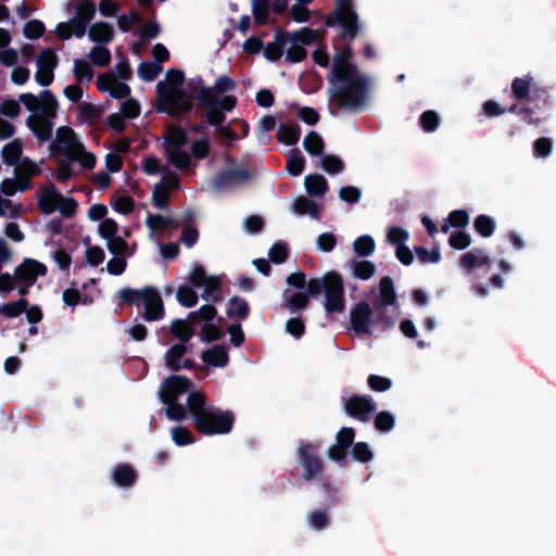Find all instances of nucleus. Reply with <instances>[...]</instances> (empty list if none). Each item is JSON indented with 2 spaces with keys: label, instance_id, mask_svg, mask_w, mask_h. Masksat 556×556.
Masks as SVG:
<instances>
[{
  "label": "nucleus",
  "instance_id": "72a5a7b5",
  "mask_svg": "<svg viewBox=\"0 0 556 556\" xmlns=\"http://www.w3.org/2000/svg\"><path fill=\"white\" fill-rule=\"evenodd\" d=\"M388 306L374 303V326H379L382 330L391 329L395 325V317L389 313Z\"/></svg>",
  "mask_w": 556,
  "mask_h": 556
},
{
  "label": "nucleus",
  "instance_id": "c85d7f7f",
  "mask_svg": "<svg viewBox=\"0 0 556 556\" xmlns=\"http://www.w3.org/2000/svg\"><path fill=\"white\" fill-rule=\"evenodd\" d=\"M320 211L319 204L304 195L298 197L293 202V212L298 215H308L313 219L319 220Z\"/></svg>",
  "mask_w": 556,
  "mask_h": 556
},
{
  "label": "nucleus",
  "instance_id": "5701e85b",
  "mask_svg": "<svg viewBox=\"0 0 556 556\" xmlns=\"http://www.w3.org/2000/svg\"><path fill=\"white\" fill-rule=\"evenodd\" d=\"M61 193L56 187L51 184L42 189V193L38 199V207L42 214H52L59 204Z\"/></svg>",
  "mask_w": 556,
  "mask_h": 556
},
{
  "label": "nucleus",
  "instance_id": "dca6fc26",
  "mask_svg": "<svg viewBox=\"0 0 556 556\" xmlns=\"http://www.w3.org/2000/svg\"><path fill=\"white\" fill-rule=\"evenodd\" d=\"M88 24L81 22L77 17H72L67 22H61L55 27V36L62 40H68L72 36L76 38H83L87 31Z\"/></svg>",
  "mask_w": 556,
  "mask_h": 556
},
{
  "label": "nucleus",
  "instance_id": "39448f33",
  "mask_svg": "<svg viewBox=\"0 0 556 556\" xmlns=\"http://www.w3.org/2000/svg\"><path fill=\"white\" fill-rule=\"evenodd\" d=\"M42 99L41 112L39 114L29 115L26 125L40 141H48L52 136V119L56 116L59 103L51 90H42L39 94Z\"/></svg>",
  "mask_w": 556,
  "mask_h": 556
},
{
  "label": "nucleus",
  "instance_id": "c756f323",
  "mask_svg": "<svg viewBox=\"0 0 556 556\" xmlns=\"http://www.w3.org/2000/svg\"><path fill=\"white\" fill-rule=\"evenodd\" d=\"M170 333L179 341L188 343L195 334V328L187 319H175L170 324Z\"/></svg>",
  "mask_w": 556,
  "mask_h": 556
},
{
  "label": "nucleus",
  "instance_id": "f704fd0d",
  "mask_svg": "<svg viewBox=\"0 0 556 556\" xmlns=\"http://www.w3.org/2000/svg\"><path fill=\"white\" fill-rule=\"evenodd\" d=\"M166 154L168 162L180 170L188 169L192 165L191 155L182 148L169 150L167 148Z\"/></svg>",
  "mask_w": 556,
  "mask_h": 556
},
{
  "label": "nucleus",
  "instance_id": "0e129e2a",
  "mask_svg": "<svg viewBox=\"0 0 556 556\" xmlns=\"http://www.w3.org/2000/svg\"><path fill=\"white\" fill-rule=\"evenodd\" d=\"M80 117L93 126L102 117V111L100 108L92 103H85L80 108Z\"/></svg>",
  "mask_w": 556,
  "mask_h": 556
},
{
  "label": "nucleus",
  "instance_id": "9d476101",
  "mask_svg": "<svg viewBox=\"0 0 556 556\" xmlns=\"http://www.w3.org/2000/svg\"><path fill=\"white\" fill-rule=\"evenodd\" d=\"M250 180L251 173L247 167L241 166L230 169H222L212 178L211 188L216 191H224Z\"/></svg>",
  "mask_w": 556,
  "mask_h": 556
},
{
  "label": "nucleus",
  "instance_id": "6e6552de",
  "mask_svg": "<svg viewBox=\"0 0 556 556\" xmlns=\"http://www.w3.org/2000/svg\"><path fill=\"white\" fill-rule=\"evenodd\" d=\"M188 86L192 98L195 99L200 105H216L224 113L231 112L237 105V98L235 96L228 94L218 98L211 87L204 85L201 77H198L195 81L191 80Z\"/></svg>",
  "mask_w": 556,
  "mask_h": 556
},
{
  "label": "nucleus",
  "instance_id": "4468645a",
  "mask_svg": "<svg viewBox=\"0 0 556 556\" xmlns=\"http://www.w3.org/2000/svg\"><path fill=\"white\" fill-rule=\"evenodd\" d=\"M375 409L376 405L368 395L353 394L344 403L346 415L363 422L370 419V415Z\"/></svg>",
  "mask_w": 556,
  "mask_h": 556
},
{
  "label": "nucleus",
  "instance_id": "f8f14e48",
  "mask_svg": "<svg viewBox=\"0 0 556 556\" xmlns=\"http://www.w3.org/2000/svg\"><path fill=\"white\" fill-rule=\"evenodd\" d=\"M59 64V59L55 51L51 48L42 50L37 56V72L35 80L38 85L47 87L53 83V71Z\"/></svg>",
  "mask_w": 556,
  "mask_h": 556
},
{
  "label": "nucleus",
  "instance_id": "052dcab7",
  "mask_svg": "<svg viewBox=\"0 0 556 556\" xmlns=\"http://www.w3.org/2000/svg\"><path fill=\"white\" fill-rule=\"evenodd\" d=\"M111 205L114 211L124 215L130 214L135 210V201L129 195L113 197Z\"/></svg>",
  "mask_w": 556,
  "mask_h": 556
},
{
  "label": "nucleus",
  "instance_id": "5fc2aeb1",
  "mask_svg": "<svg viewBox=\"0 0 556 556\" xmlns=\"http://www.w3.org/2000/svg\"><path fill=\"white\" fill-rule=\"evenodd\" d=\"M177 301L185 307H193L198 303V294L192 287L180 286L176 292Z\"/></svg>",
  "mask_w": 556,
  "mask_h": 556
},
{
  "label": "nucleus",
  "instance_id": "680f3d73",
  "mask_svg": "<svg viewBox=\"0 0 556 556\" xmlns=\"http://www.w3.org/2000/svg\"><path fill=\"white\" fill-rule=\"evenodd\" d=\"M352 458L359 463H368L372 459L374 453L366 442H356L352 446Z\"/></svg>",
  "mask_w": 556,
  "mask_h": 556
},
{
  "label": "nucleus",
  "instance_id": "c9c22d12",
  "mask_svg": "<svg viewBox=\"0 0 556 556\" xmlns=\"http://www.w3.org/2000/svg\"><path fill=\"white\" fill-rule=\"evenodd\" d=\"M216 314L217 309L214 305L204 304L198 311L190 312L186 319L195 327L200 321L205 324L212 321Z\"/></svg>",
  "mask_w": 556,
  "mask_h": 556
},
{
  "label": "nucleus",
  "instance_id": "aec40b11",
  "mask_svg": "<svg viewBox=\"0 0 556 556\" xmlns=\"http://www.w3.org/2000/svg\"><path fill=\"white\" fill-rule=\"evenodd\" d=\"M200 357L205 365L212 367L223 368L229 363L228 352L220 344H215L212 348L204 350Z\"/></svg>",
  "mask_w": 556,
  "mask_h": 556
},
{
  "label": "nucleus",
  "instance_id": "f257e3e1",
  "mask_svg": "<svg viewBox=\"0 0 556 556\" xmlns=\"http://www.w3.org/2000/svg\"><path fill=\"white\" fill-rule=\"evenodd\" d=\"M325 25L340 31L334 39V55L329 77L340 76L341 73L353 74L358 72L352 62L353 50L351 42L362 34L363 24L355 10L353 0H336L334 9L325 16Z\"/></svg>",
  "mask_w": 556,
  "mask_h": 556
},
{
  "label": "nucleus",
  "instance_id": "774afa93",
  "mask_svg": "<svg viewBox=\"0 0 556 556\" xmlns=\"http://www.w3.org/2000/svg\"><path fill=\"white\" fill-rule=\"evenodd\" d=\"M58 208L64 218H72L76 215L78 202L74 198H65L61 193Z\"/></svg>",
  "mask_w": 556,
  "mask_h": 556
},
{
  "label": "nucleus",
  "instance_id": "20e7f679",
  "mask_svg": "<svg viewBox=\"0 0 556 556\" xmlns=\"http://www.w3.org/2000/svg\"><path fill=\"white\" fill-rule=\"evenodd\" d=\"M328 80L331 84L330 97L339 109L359 111L366 106L370 81L359 71L341 73L340 76L328 77Z\"/></svg>",
  "mask_w": 556,
  "mask_h": 556
},
{
  "label": "nucleus",
  "instance_id": "f03ea898",
  "mask_svg": "<svg viewBox=\"0 0 556 556\" xmlns=\"http://www.w3.org/2000/svg\"><path fill=\"white\" fill-rule=\"evenodd\" d=\"M321 293L325 295L324 307L328 314L344 312V282L342 276L336 270L327 271L320 278H311L306 292L292 293L286 300L283 307L291 313L304 309L309 303V296L317 299Z\"/></svg>",
  "mask_w": 556,
  "mask_h": 556
},
{
  "label": "nucleus",
  "instance_id": "603ef678",
  "mask_svg": "<svg viewBox=\"0 0 556 556\" xmlns=\"http://www.w3.org/2000/svg\"><path fill=\"white\" fill-rule=\"evenodd\" d=\"M27 306H29L27 299H20L15 302L4 303L2 305L1 314L8 318H15L27 311Z\"/></svg>",
  "mask_w": 556,
  "mask_h": 556
},
{
  "label": "nucleus",
  "instance_id": "8fccbe9b",
  "mask_svg": "<svg viewBox=\"0 0 556 556\" xmlns=\"http://www.w3.org/2000/svg\"><path fill=\"white\" fill-rule=\"evenodd\" d=\"M270 11L269 0H253L252 13L254 15L255 23L264 25L267 23Z\"/></svg>",
  "mask_w": 556,
  "mask_h": 556
},
{
  "label": "nucleus",
  "instance_id": "ea45409f",
  "mask_svg": "<svg viewBox=\"0 0 556 556\" xmlns=\"http://www.w3.org/2000/svg\"><path fill=\"white\" fill-rule=\"evenodd\" d=\"M475 230L483 238H490L496 228L495 220L485 214L478 215L473 220Z\"/></svg>",
  "mask_w": 556,
  "mask_h": 556
},
{
  "label": "nucleus",
  "instance_id": "7c9ffc66",
  "mask_svg": "<svg viewBox=\"0 0 556 556\" xmlns=\"http://www.w3.org/2000/svg\"><path fill=\"white\" fill-rule=\"evenodd\" d=\"M304 187L308 195L321 197L328 191V181L320 174H309L304 179Z\"/></svg>",
  "mask_w": 556,
  "mask_h": 556
},
{
  "label": "nucleus",
  "instance_id": "69168bd1",
  "mask_svg": "<svg viewBox=\"0 0 556 556\" xmlns=\"http://www.w3.org/2000/svg\"><path fill=\"white\" fill-rule=\"evenodd\" d=\"M440 123L439 115L435 111L427 110L419 117V125L426 132L434 131Z\"/></svg>",
  "mask_w": 556,
  "mask_h": 556
},
{
  "label": "nucleus",
  "instance_id": "cd10ccee",
  "mask_svg": "<svg viewBox=\"0 0 556 556\" xmlns=\"http://www.w3.org/2000/svg\"><path fill=\"white\" fill-rule=\"evenodd\" d=\"M187 353V346L182 343L173 344L164 355L165 366L174 372L182 369L181 361Z\"/></svg>",
  "mask_w": 556,
  "mask_h": 556
},
{
  "label": "nucleus",
  "instance_id": "393cba45",
  "mask_svg": "<svg viewBox=\"0 0 556 556\" xmlns=\"http://www.w3.org/2000/svg\"><path fill=\"white\" fill-rule=\"evenodd\" d=\"M189 142L187 132L179 126L170 125L164 136V148L167 150L184 148Z\"/></svg>",
  "mask_w": 556,
  "mask_h": 556
},
{
  "label": "nucleus",
  "instance_id": "ddd939ff",
  "mask_svg": "<svg viewBox=\"0 0 556 556\" xmlns=\"http://www.w3.org/2000/svg\"><path fill=\"white\" fill-rule=\"evenodd\" d=\"M47 274V266L30 257H25L14 269L16 283H23L26 286H34L38 277H45Z\"/></svg>",
  "mask_w": 556,
  "mask_h": 556
},
{
  "label": "nucleus",
  "instance_id": "a878e982",
  "mask_svg": "<svg viewBox=\"0 0 556 556\" xmlns=\"http://www.w3.org/2000/svg\"><path fill=\"white\" fill-rule=\"evenodd\" d=\"M533 77H516L511 81V94L519 102L530 101V93L535 85L532 84Z\"/></svg>",
  "mask_w": 556,
  "mask_h": 556
},
{
  "label": "nucleus",
  "instance_id": "09e8293b",
  "mask_svg": "<svg viewBox=\"0 0 556 556\" xmlns=\"http://www.w3.org/2000/svg\"><path fill=\"white\" fill-rule=\"evenodd\" d=\"M73 74L76 83L81 84L84 80L90 81L92 79L93 70L87 61L76 59L74 61Z\"/></svg>",
  "mask_w": 556,
  "mask_h": 556
},
{
  "label": "nucleus",
  "instance_id": "bf43d9fd",
  "mask_svg": "<svg viewBox=\"0 0 556 556\" xmlns=\"http://www.w3.org/2000/svg\"><path fill=\"white\" fill-rule=\"evenodd\" d=\"M152 202L160 210L168 208L169 191L162 182H159L154 186L152 192Z\"/></svg>",
  "mask_w": 556,
  "mask_h": 556
},
{
  "label": "nucleus",
  "instance_id": "2f4dec72",
  "mask_svg": "<svg viewBox=\"0 0 556 556\" xmlns=\"http://www.w3.org/2000/svg\"><path fill=\"white\" fill-rule=\"evenodd\" d=\"M146 225L152 232H155L163 229L178 228L181 225V222L172 217L149 213L146 219Z\"/></svg>",
  "mask_w": 556,
  "mask_h": 556
},
{
  "label": "nucleus",
  "instance_id": "6e6d98bb",
  "mask_svg": "<svg viewBox=\"0 0 556 556\" xmlns=\"http://www.w3.org/2000/svg\"><path fill=\"white\" fill-rule=\"evenodd\" d=\"M320 167L328 174H339L344 169V162L337 155H323Z\"/></svg>",
  "mask_w": 556,
  "mask_h": 556
},
{
  "label": "nucleus",
  "instance_id": "bb28decb",
  "mask_svg": "<svg viewBox=\"0 0 556 556\" xmlns=\"http://www.w3.org/2000/svg\"><path fill=\"white\" fill-rule=\"evenodd\" d=\"M301 127L296 122L280 124L277 131V139L286 146H294L300 140Z\"/></svg>",
  "mask_w": 556,
  "mask_h": 556
},
{
  "label": "nucleus",
  "instance_id": "a211bd4d",
  "mask_svg": "<svg viewBox=\"0 0 556 556\" xmlns=\"http://www.w3.org/2000/svg\"><path fill=\"white\" fill-rule=\"evenodd\" d=\"M14 172L17 177L18 189L22 192L30 188V178L41 173L37 164L27 157L23 159L20 165H16Z\"/></svg>",
  "mask_w": 556,
  "mask_h": 556
},
{
  "label": "nucleus",
  "instance_id": "9b49d317",
  "mask_svg": "<svg viewBox=\"0 0 556 556\" xmlns=\"http://www.w3.org/2000/svg\"><path fill=\"white\" fill-rule=\"evenodd\" d=\"M350 324L352 330L357 334H371L374 326V311L368 302L359 301L350 311Z\"/></svg>",
  "mask_w": 556,
  "mask_h": 556
},
{
  "label": "nucleus",
  "instance_id": "4d7b16f0",
  "mask_svg": "<svg viewBox=\"0 0 556 556\" xmlns=\"http://www.w3.org/2000/svg\"><path fill=\"white\" fill-rule=\"evenodd\" d=\"M269 261L274 264H282L289 257L288 244L282 241L275 242L268 251Z\"/></svg>",
  "mask_w": 556,
  "mask_h": 556
},
{
  "label": "nucleus",
  "instance_id": "a19ab883",
  "mask_svg": "<svg viewBox=\"0 0 556 556\" xmlns=\"http://www.w3.org/2000/svg\"><path fill=\"white\" fill-rule=\"evenodd\" d=\"M230 307L227 308L228 317H237L240 320H244L248 318L250 314V307L248 302L244 299L239 296H232L229 300Z\"/></svg>",
  "mask_w": 556,
  "mask_h": 556
},
{
  "label": "nucleus",
  "instance_id": "0eeeda50",
  "mask_svg": "<svg viewBox=\"0 0 556 556\" xmlns=\"http://www.w3.org/2000/svg\"><path fill=\"white\" fill-rule=\"evenodd\" d=\"M296 462L302 467V479L312 481L317 479L325 469L318 447L309 441H301L296 448Z\"/></svg>",
  "mask_w": 556,
  "mask_h": 556
},
{
  "label": "nucleus",
  "instance_id": "412c9836",
  "mask_svg": "<svg viewBox=\"0 0 556 556\" xmlns=\"http://www.w3.org/2000/svg\"><path fill=\"white\" fill-rule=\"evenodd\" d=\"M137 479V471L128 463L118 464L112 473L113 482L121 488L132 486L136 483Z\"/></svg>",
  "mask_w": 556,
  "mask_h": 556
},
{
  "label": "nucleus",
  "instance_id": "3c124183",
  "mask_svg": "<svg viewBox=\"0 0 556 556\" xmlns=\"http://www.w3.org/2000/svg\"><path fill=\"white\" fill-rule=\"evenodd\" d=\"M163 67L161 64L156 62L146 61L140 63L138 66V75L143 81H153L159 74L162 72Z\"/></svg>",
  "mask_w": 556,
  "mask_h": 556
},
{
  "label": "nucleus",
  "instance_id": "338daca9",
  "mask_svg": "<svg viewBox=\"0 0 556 556\" xmlns=\"http://www.w3.org/2000/svg\"><path fill=\"white\" fill-rule=\"evenodd\" d=\"M395 424L394 417L390 412L382 410L375 417L374 425L378 431L389 432L393 429Z\"/></svg>",
  "mask_w": 556,
  "mask_h": 556
},
{
  "label": "nucleus",
  "instance_id": "f3484780",
  "mask_svg": "<svg viewBox=\"0 0 556 556\" xmlns=\"http://www.w3.org/2000/svg\"><path fill=\"white\" fill-rule=\"evenodd\" d=\"M143 319L146 321L161 320L165 315L164 304L160 292L154 288L149 298L143 302Z\"/></svg>",
  "mask_w": 556,
  "mask_h": 556
},
{
  "label": "nucleus",
  "instance_id": "13d9d810",
  "mask_svg": "<svg viewBox=\"0 0 556 556\" xmlns=\"http://www.w3.org/2000/svg\"><path fill=\"white\" fill-rule=\"evenodd\" d=\"M164 404L167 405L165 415L169 420L182 421L186 419L188 407L180 404L178 400L169 401Z\"/></svg>",
  "mask_w": 556,
  "mask_h": 556
},
{
  "label": "nucleus",
  "instance_id": "a18cd8bd",
  "mask_svg": "<svg viewBox=\"0 0 556 556\" xmlns=\"http://www.w3.org/2000/svg\"><path fill=\"white\" fill-rule=\"evenodd\" d=\"M375 240L369 235H363L355 239L353 249L356 255L366 257L372 254L375 251Z\"/></svg>",
  "mask_w": 556,
  "mask_h": 556
},
{
  "label": "nucleus",
  "instance_id": "49530a36",
  "mask_svg": "<svg viewBox=\"0 0 556 556\" xmlns=\"http://www.w3.org/2000/svg\"><path fill=\"white\" fill-rule=\"evenodd\" d=\"M317 30L311 27H302L290 34V41L301 46H311L317 40Z\"/></svg>",
  "mask_w": 556,
  "mask_h": 556
},
{
  "label": "nucleus",
  "instance_id": "b1692460",
  "mask_svg": "<svg viewBox=\"0 0 556 556\" xmlns=\"http://www.w3.org/2000/svg\"><path fill=\"white\" fill-rule=\"evenodd\" d=\"M154 287H144L143 289L123 288L118 292L121 303L139 306L146 302Z\"/></svg>",
  "mask_w": 556,
  "mask_h": 556
},
{
  "label": "nucleus",
  "instance_id": "473e14b6",
  "mask_svg": "<svg viewBox=\"0 0 556 556\" xmlns=\"http://www.w3.org/2000/svg\"><path fill=\"white\" fill-rule=\"evenodd\" d=\"M379 300L376 302L382 305H394L396 303V293L393 279L384 276L379 282Z\"/></svg>",
  "mask_w": 556,
  "mask_h": 556
},
{
  "label": "nucleus",
  "instance_id": "6ab92c4d",
  "mask_svg": "<svg viewBox=\"0 0 556 556\" xmlns=\"http://www.w3.org/2000/svg\"><path fill=\"white\" fill-rule=\"evenodd\" d=\"M290 38L291 36L289 31L282 29L277 30L275 34V40L263 47L264 56L271 62L280 60L283 54V48L290 41Z\"/></svg>",
  "mask_w": 556,
  "mask_h": 556
},
{
  "label": "nucleus",
  "instance_id": "de8ad7c7",
  "mask_svg": "<svg viewBox=\"0 0 556 556\" xmlns=\"http://www.w3.org/2000/svg\"><path fill=\"white\" fill-rule=\"evenodd\" d=\"M88 56L96 66L105 67L111 62V52L105 45L92 47Z\"/></svg>",
  "mask_w": 556,
  "mask_h": 556
},
{
  "label": "nucleus",
  "instance_id": "c03bdc74",
  "mask_svg": "<svg viewBox=\"0 0 556 556\" xmlns=\"http://www.w3.org/2000/svg\"><path fill=\"white\" fill-rule=\"evenodd\" d=\"M351 268L353 276L362 280L370 279L376 273V265L366 260L353 261Z\"/></svg>",
  "mask_w": 556,
  "mask_h": 556
},
{
  "label": "nucleus",
  "instance_id": "4c0bfd02",
  "mask_svg": "<svg viewBox=\"0 0 556 556\" xmlns=\"http://www.w3.org/2000/svg\"><path fill=\"white\" fill-rule=\"evenodd\" d=\"M202 287L204 288L201 294L202 299L211 300L215 303L222 300V280L217 276H210Z\"/></svg>",
  "mask_w": 556,
  "mask_h": 556
},
{
  "label": "nucleus",
  "instance_id": "79ce46f5",
  "mask_svg": "<svg viewBox=\"0 0 556 556\" xmlns=\"http://www.w3.org/2000/svg\"><path fill=\"white\" fill-rule=\"evenodd\" d=\"M305 167V159L299 149H292L289 152L287 160V172L291 176H299L303 173Z\"/></svg>",
  "mask_w": 556,
  "mask_h": 556
},
{
  "label": "nucleus",
  "instance_id": "58836bf2",
  "mask_svg": "<svg viewBox=\"0 0 556 556\" xmlns=\"http://www.w3.org/2000/svg\"><path fill=\"white\" fill-rule=\"evenodd\" d=\"M22 156V143L14 140L2 148L3 162L9 166H16Z\"/></svg>",
  "mask_w": 556,
  "mask_h": 556
},
{
  "label": "nucleus",
  "instance_id": "1a4fd4ad",
  "mask_svg": "<svg viewBox=\"0 0 556 556\" xmlns=\"http://www.w3.org/2000/svg\"><path fill=\"white\" fill-rule=\"evenodd\" d=\"M80 144L75 131L70 126H61L56 129L55 139L50 143L49 150L52 156H64L70 161L76 160V150Z\"/></svg>",
  "mask_w": 556,
  "mask_h": 556
},
{
  "label": "nucleus",
  "instance_id": "2eb2a0df",
  "mask_svg": "<svg viewBox=\"0 0 556 556\" xmlns=\"http://www.w3.org/2000/svg\"><path fill=\"white\" fill-rule=\"evenodd\" d=\"M192 387V381L179 375L167 377L162 383L160 400L162 403L178 400L180 395L187 393Z\"/></svg>",
  "mask_w": 556,
  "mask_h": 556
},
{
  "label": "nucleus",
  "instance_id": "7ed1b4c3",
  "mask_svg": "<svg viewBox=\"0 0 556 556\" xmlns=\"http://www.w3.org/2000/svg\"><path fill=\"white\" fill-rule=\"evenodd\" d=\"M187 407L199 433L218 435L231 432L236 420L233 412L208 405L202 392L190 391Z\"/></svg>",
  "mask_w": 556,
  "mask_h": 556
},
{
  "label": "nucleus",
  "instance_id": "e2e57ef3",
  "mask_svg": "<svg viewBox=\"0 0 556 556\" xmlns=\"http://www.w3.org/2000/svg\"><path fill=\"white\" fill-rule=\"evenodd\" d=\"M46 31L45 24L39 20L26 22L23 27V34L27 39L35 40L43 36Z\"/></svg>",
  "mask_w": 556,
  "mask_h": 556
},
{
  "label": "nucleus",
  "instance_id": "e433bc0d",
  "mask_svg": "<svg viewBox=\"0 0 556 556\" xmlns=\"http://www.w3.org/2000/svg\"><path fill=\"white\" fill-rule=\"evenodd\" d=\"M303 148L308 154L319 156L324 154L325 142L318 132L311 130L303 140Z\"/></svg>",
  "mask_w": 556,
  "mask_h": 556
},
{
  "label": "nucleus",
  "instance_id": "37998d69",
  "mask_svg": "<svg viewBox=\"0 0 556 556\" xmlns=\"http://www.w3.org/2000/svg\"><path fill=\"white\" fill-rule=\"evenodd\" d=\"M97 9L96 4L91 0H78L75 7V17L81 22L89 23L93 20Z\"/></svg>",
  "mask_w": 556,
  "mask_h": 556
},
{
  "label": "nucleus",
  "instance_id": "864d4df0",
  "mask_svg": "<svg viewBox=\"0 0 556 556\" xmlns=\"http://www.w3.org/2000/svg\"><path fill=\"white\" fill-rule=\"evenodd\" d=\"M172 440L178 446H185L195 442L194 435L185 426H177L172 428Z\"/></svg>",
  "mask_w": 556,
  "mask_h": 556
},
{
  "label": "nucleus",
  "instance_id": "4be33fe9",
  "mask_svg": "<svg viewBox=\"0 0 556 556\" xmlns=\"http://www.w3.org/2000/svg\"><path fill=\"white\" fill-rule=\"evenodd\" d=\"M88 37L98 45H108L114 39V28L108 22H97L90 25Z\"/></svg>",
  "mask_w": 556,
  "mask_h": 556
},
{
  "label": "nucleus",
  "instance_id": "423d86ee",
  "mask_svg": "<svg viewBox=\"0 0 556 556\" xmlns=\"http://www.w3.org/2000/svg\"><path fill=\"white\" fill-rule=\"evenodd\" d=\"M156 91L157 103L155 104V111L157 113H166L172 117H178L191 112L192 104L182 90L165 87V84L160 81L156 85Z\"/></svg>",
  "mask_w": 556,
  "mask_h": 556
}]
</instances>
